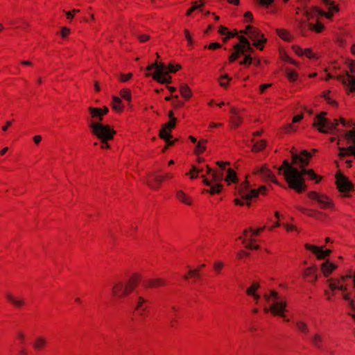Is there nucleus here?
<instances>
[{
    "label": "nucleus",
    "mask_w": 355,
    "mask_h": 355,
    "mask_svg": "<svg viewBox=\"0 0 355 355\" xmlns=\"http://www.w3.org/2000/svg\"><path fill=\"white\" fill-rule=\"evenodd\" d=\"M204 183L209 187V189H204L202 193L207 192L211 195L218 193L223 187V185L218 180H224L229 185L233 184L235 187L238 193L241 196L242 200L236 198L234 202L238 205H247L250 206V201L257 198L260 193L264 194L266 190L264 186L259 189H252L247 182L248 179H203Z\"/></svg>",
    "instance_id": "nucleus-1"
},
{
    "label": "nucleus",
    "mask_w": 355,
    "mask_h": 355,
    "mask_svg": "<svg viewBox=\"0 0 355 355\" xmlns=\"http://www.w3.org/2000/svg\"><path fill=\"white\" fill-rule=\"evenodd\" d=\"M312 157L311 153L304 150L300 153L291 151V162L285 159L282 165L278 168L279 175H283L284 178H323L318 175L314 171L308 168L309 161Z\"/></svg>",
    "instance_id": "nucleus-2"
},
{
    "label": "nucleus",
    "mask_w": 355,
    "mask_h": 355,
    "mask_svg": "<svg viewBox=\"0 0 355 355\" xmlns=\"http://www.w3.org/2000/svg\"><path fill=\"white\" fill-rule=\"evenodd\" d=\"M322 2L328 9L327 12L321 11L317 9H313L311 10L304 9L303 10L304 15H306L308 21H310L311 19H313L315 16L318 15L323 16L330 19L333 17L334 13L338 11V6L335 4L334 1L331 0H322ZM307 26L309 30L316 33H320L324 29V26L320 21H319L318 19H317L316 23L308 21Z\"/></svg>",
    "instance_id": "nucleus-3"
},
{
    "label": "nucleus",
    "mask_w": 355,
    "mask_h": 355,
    "mask_svg": "<svg viewBox=\"0 0 355 355\" xmlns=\"http://www.w3.org/2000/svg\"><path fill=\"white\" fill-rule=\"evenodd\" d=\"M263 297L266 302L270 304L269 307H264L265 313H268L270 311L272 314L282 317L284 321L289 322L290 320L285 315V313L287 311V303L284 297L279 296L274 291H271L270 295L265 294Z\"/></svg>",
    "instance_id": "nucleus-4"
},
{
    "label": "nucleus",
    "mask_w": 355,
    "mask_h": 355,
    "mask_svg": "<svg viewBox=\"0 0 355 355\" xmlns=\"http://www.w3.org/2000/svg\"><path fill=\"white\" fill-rule=\"evenodd\" d=\"M92 133L101 140V148H109V141L113 139L116 131L109 125H105L97 121H92L89 124Z\"/></svg>",
    "instance_id": "nucleus-5"
},
{
    "label": "nucleus",
    "mask_w": 355,
    "mask_h": 355,
    "mask_svg": "<svg viewBox=\"0 0 355 355\" xmlns=\"http://www.w3.org/2000/svg\"><path fill=\"white\" fill-rule=\"evenodd\" d=\"M140 281L138 275H134L126 282H118L112 288V294L116 298H122L133 291Z\"/></svg>",
    "instance_id": "nucleus-6"
},
{
    "label": "nucleus",
    "mask_w": 355,
    "mask_h": 355,
    "mask_svg": "<svg viewBox=\"0 0 355 355\" xmlns=\"http://www.w3.org/2000/svg\"><path fill=\"white\" fill-rule=\"evenodd\" d=\"M326 112H321L317 115L314 119L313 125L318 128V130L324 133L329 132L332 130H339L337 127L339 125V122L337 119H334L331 121L330 119L326 117Z\"/></svg>",
    "instance_id": "nucleus-7"
},
{
    "label": "nucleus",
    "mask_w": 355,
    "mask_h": 355,
    "mask_svg": "<svg viewBox=\"0 0 355 355\" xmlns=\"http://www.w3.org/2000/svg\"><path fill=\"white\" fill-rule=\"evenodd\" d=\"M241 33L247 34L250 38L254 42L253 45L260 50H263L264 44L267 39L261 31L250 25L246 26L245 30L241 31Z\"/></svg>",
    "instance_id": "nucleus-8"
},
{
    "label": "nucleus",
    "mask_w": 355,
    "mask_h": 355,
    "mask_svg": "<svg viewBox=\"0 0 355 355\" xmlns=\"http://www.w3.org/2000/svg\"><path fill=\"white\" fill-rule=\"evenodd\" d=\"M130 303L141 316L146 315V311L148 308V300L142 296L139 291H136L130 297Z\"/></svg>",
    "instance_id": "nucleus-9"
},
{
    "label": "nucleus",
    "mask_w": 355,
    "mask_h": 355,
    "mask_svg": "<svg viewBox=\"0 0 355 355\" xmlns=\"http://www.w3.org/2000/svg\"><path fill=\"white\" fill-rule=\"evenodd\" d=\"M175 124L176 121H174V119L169 120V121L165 123L159 130V137L164 139L167 144L165 149L168 146H173L176 141V139L171 140L173 136L171 134V131L175 128Z\"/></svg>",
    "instance_id": "nucleus-10"
},
{
    "label": "nucleus",
    "mask_w": 355,
    "mask_h": 355,
    "mask_svg": "<svg viewBox=\"0 0 355 355\" xmlns=\"http://www.w3.org/2000/svg\"><path fill=\"white\" fill-rule=\"evenodd\" d=\"M166 66L164 63L157 62V67H155V72L152 75L153 78L162 83H170L171 82V77L168 76V72L166 71Z\"/></svg>",
    "instance_id": "nucleus-11"
},
{
    "label": "nucleus",
    "mask_w": 355,
    "mask_h": 355,
    "mask_svg": "<svg viewBox=\"0 0 355 355\" xmlns=\"http://www.w3.org/2000/svg\"><path fill=\"white\" fill-rule=\"evenodd\" d=\"M217 165L219 168V176L214 175L212 178H237L236 171L230 167V162L218 161L217 162Z\"/></svg>",
    "instance_id": "nucleus-12"
},
{
    "label": "nucleus",
    "mask_w": 355,
    "mask_h": 355,
    "mask_svg": "<svg viewBox=\"0 0 355 355\" xmlns=\"http://www.w3.org/2000/svg\"><path fill=\"white\" fill-rule=\"evenodd\" d=\"M336 184L338 191L345 197L349 196L350 192L354 191V186L349 179H336Z\"/></svg>",
    "instance_id": "nucleus-13"
},
{
    "label": "nucleus",
    "mask_w": 355,
    "mask_h": 355,
    "mask_svg": "<svg viewBox=\"0 0 355 355\" xmlns=\"http://www.w3.org/2000/svg\"><path fill=\"white\" fill-rule=\"evenodd\" d=\"M308 196L310 199L317 201L320 207L322 209L329 208L332 205L331 200L326 196L315 191L310 192Z\"/></svg>",
    "instance_id": "nucleus-14"
},
{
    "label": "nucleus",
    "mask_w": 355,
    "mask_h": 355,
    "mask_svg": "<svg viewBox=\"0 0 355 355\" xmlns=\"http://www.w3.org/2000/svg\"><path fill=\"white\" fill-rule=\"evenodd\" d=\"M339 155L340 159L345 161L347 166L351 167L352 160L349 159L348 157L351 156H354L355 157V146H350L348 148H340Z\"/></svg>",
    "instance_id": "nucleus-15"
},
{
    "label": "nucleus",
    "mask_w": 355,
    "mask_h": 355,
    "mask_svg": "<svg viewBox=\"0 0 355 355\" xmlns=\"http://www.w3.org/2000/svg\"><path fill=\"white\" fill-rule=\"evenodd\" d=\"M265 229V227H261L260 228H258L257 230H252V228H250L249 230H245L244 231V235L247 236L248 233L249 232H252V234L250 235V237L249 239V242L245 243V240H243V243L245 244V248L250 250H258L259 246L258 245H256L253 243L254 240L252 239V236H257L261 232H262Z\"/></svg>",
    "instance_id": "nucleus-16"
},
{
    "label": "nucleus",
    "mask_w": 355,
    "mask_h": 355,
    "mask_svg": "<svg viewBox=\"0 0 355 355\" xmlns=\"http://www.w3.org/2000/svg\"><path fill=\"white\" fill-rule=\"evenodd\" d=\"M305 248L306 249L311 250L319 259H324L325 257L329 256L331 252V251L329 249L324 250L323 247L319 248L308 243L305 245Z\"/></svg>",
    "instance_id": "nucleus-17"
},
{
    "label": "nucleus",
    "mask_w": 355,
    "mask_h": 355,
    "mask_svg": "<svg viewBox=\"0 0 355 355\" xmlns=\"http://www.w3.org/2000/svg\"><path fill=\"white\" fill-rule=\"evenodd\" d=\"M338 79L346 86L349 92H355V78L353 76L347 73L345 76H338Z\"/></svg>",
    "instance_id": "nucleus-18"
},
{
    "label": "nucleus",
    "mask_w": 355,
    "mask_h": 355,
    "mask_svg": "<svg viewBox=\"0 0 355 355\" xmlns=\"http://www.w3.org/2000/svg\"><path fill=\"white\" fill-rule=\"evenodd\" d=\"M288 187L297 192L305 190L304 179H285Z\"/></svg>",
    "instance_id": "nucleus-19"
},
{
    "label": "nucleus",
    "mask_w": 355,
    "mask_h": 355,
    "mask_svg": "<svg viewBox=\"0 0 355 355\" xmlns=\"http://www.w3.org/2000/svg\"><path fill=\"white\" fill-rule=\"evenodd\" d=\"M230 112L231 114L230 123L233 128H236L243 123V118L239 111L234 107H232Z\"/></svg>",
    "instance_id": "nucleus-20"
},
{
    "label": "nucleus",
    "mask_w": 355,
    "mask_h": 355,
    "mask_svg": "<svg viewBox=\"0 0 355 355\" xmlns=\"http://www.w3.org/2000/svg\"><path fill=\"white\" fill-rule=\"evenodd\" d=\"M254 175H259L261 178H275L271 171L266 166H257L253 169Z\"/></svg>",
    "instance_id": "nucleus-21"
},
{
    "label": "nucleus",
    "mask_w": 355,
    "mask_h": 355,
    "mask_svg": "<svg viewBox=\"0 0 355 355\" xmlns=\"http://www.w3.org/2000/svg\"><path fill=\"white\" fill-rule=\"evenodd\" d=\"M88 112L89 118L87 119L88 122L90 123L92 121H97L101 123L103 121L101 116V110L98 107H89Z\"/></svg>",
    "instance_id": "nucleus-22"
},
{
    "label": "nucleus",
    "mask_w": 355,
    "mask_h": 355,
    "mask_svg": "<svg viewBox=\"0 0 355 355\" xmlns=\"http://www.w3.org/2000/svg\"><path fill=\"white\" fill-rule=\"evenodd\" d=\"M337 268L336 265L327 261L321 266V270L325 277H328Z\"/></svg>",
    "instance_id": "nucleus-23"
},
{
    "label": "nucleus",
    "mask_w": 355,
    "mask_h": 355,
    "mask_svg": "<svg viewBox=\"0 0 355 355\" xmlns=\"http://www.w3.org/2000/svg\"><path fill=\"white\" fill-rule=\"evenodd\" d=\"M176 198L178 200H180L181 202L187 205H191L193 202V200L191 197H189L188 195H187L183 191L178 190L176 192Z\"/></svg>",
    "instance_id": "nucleus-24"
},
{
    "label": "nucleus",
    "mask_w": 355,
    "mask_h": 355,
    "mask_svg": "<svg viewBox=\"0 0 355 355\" xmlns=\"http://www.w3.org/2000/svg\"><path fill=\"white\" fill-rule=\"evenodd\" d=\"M6 297L8 301L17 308H21L25 304L24 299L15 297L9 293L6 294Z\"/></svg>",
    "instance_id": "nucleus-25"
},
{
    "label": "nucleus",
    "mask_w": 355,
    "mask_h": 355,
    "mask_svg": "<svg viewBox=\"0 0 355 355\" xmlns=\"http://www.w3.org/2000/svg\"><path fill=\"white\" fill-rule=\"evenodd\" d=\"M144 284L146 287L156 288L164 285L165 281L162 279H150L146 280Z\"/></svg>",
    "instance_id": "nucleus-26"
},
{
    "label": "nucleus",
    "mask_w": 355,
    "mask_h": 355,
    "mask_svg": "<svg viewBox=\"0 0 355 355\" xmlns=\"http://www.w3.org/2000/svg\"><path fill=\"white\" fill-rule=\"evenodd\" d=\"M180 91L182 96L186 100H189L191 97V91L187 85H182L180 86Z\"/></svg>",
    "instance_id": "nucleus-27"
},
{
    "label": "nucleus",
    "mask_w": 355,
    "mask_h": 355,
    "mask_svg": "<svg viewBox=\"0 0 355 355\" xmlns=\"http://www.w3.org/2000/svg\"><path fill=\"white\" fill-rule=\"evenodd\" d=\"M311 341L316 347L322 349V343L323 342L322 337L318 334H315L311 338Z\"/></svg>",
    "instance_id": "nucleus-28"
},
{
    "label": "nucleus",
    "mask_w": 355,
    "mask_h": 355,
    "mask_svg": "<svg viewBox=\"0 0 355 355\" xmlns=\"http://www.w3.org/2000/svg\"><path fill=\"white\" fill-rule=\"evenodd\" d=\"M207 141L206 139L200 140L196 145L195 153L198 155L202 154L206 150V144Z\"/></svg>",
    "instance_id": "nucleus-29"
},
{
    "label": "nucleus",
    "mask_w": 355,
    "mask_h": 355,
    "mask_svg": "<svg viewBox=\"0 0 355 355\" xmlns=\"http://www.w3.org/2000/svg\"><path fill=\"white\" fill-rule=\"evenodd\" d=\"M145 184H147L150 188L156 189L161 184V179H146Z\"/></svg>",
    "instance_id": "nucleus-30"
},
{
    "label": "nucleus",
    "mask_w": 355,
    "mask_h": 355,
    "mask_svg": "<svg viewBox=\"0 0 355 355\" xmlns=\"http://www.w3.org/2000/svg\"><path fill=\"white\" fill-rule=\"evenodd\" d=\"M241 45L239 44H235L234 46V52L231 54L230 56V62H234L236 60H237L241 54V52L239 49H241Z\"/></svg>",
    "instance_id": "nucleus-31"
},
{
    "label": "nucleus",
    "mask_w": 355,
    "mask_h": 355,
    "mask_svg": "<svg viewBox=\"0 0 355 355\" xmlns=\"http://www.w3.org/2000/svg\"><path fill=\"white\" fill-rule=\"evenodd\" d=\"M122 101L119 97L114 96L112 98V107L113 109L117 111H122L123 110V106L121 105Z\"/></svg>",
    "instance_id": "nucleus-32"
},
{
    "label": "nucleus",
    "mask_w": 355,
    "mask_h": 355,
    "mask_svg": "<svg viewBox=\"0 0 355 355\" xmlns=\"http://www.w3.org/2000/svg\"><path fill=\"white\" fill-rule=\"evenodd\" d=\"M266 146V141L265 140H259L257 141L252 147L253 152H259L264 149Z\"/></svg>",
    "instance_id": "nucleus-33"
},
{
    "label": "nucleus",
    "mask_w": 355,
    "mask_h": 355,
    "mask_svg": "<svg viewBox=\"0 0 355 355\" xmlns=\"http://www.w3.org/2000/svg\"><path fill=\"white\" fill-rule=\"evenodd\" d=\"M316 272H317V267L316 266H312V267L308 268L305 270V275L307 277H313V281L315 282L317 280V278H318L317 275L315 274Z\"/></svg>",
    "instance_id": "nucleus-34"
},
{
    "label": "nucleus",
    "mask_w": 355,
    "mask_h": 355,
    "mask_svg": "<svg viewBox=\"0 0 355 355\" xmlns=\"http://www.w3.org/2000/svg\"><path fill=\"white\" fill-rule=\"evenodd\" d=\"M303 56H305L309 59H313V60H318L319 58L318 55L313 53V50L309 48L304 49Z\"/></svg>",
    "instance_id": "nucleus-35"
},
{
    "label": "nucleus",
    "mask_w": 355,
    "mask_h": 355,
    "mask_svg": "<svg viewBox=\"0 0 355 355\" xmlns=\"http://www.w3.org/2000/svg\"><path fill=\"white\" fill-rule=\"evenodd\" d=\"M295 325H296L297 328L301 332H302L304 334H307L309 332V329L307 327V325L303 321H300V320L296 321L295 322Z\"/></svg>",
    "instance_id": "nucleus-36"
},
{
    "label": "nucleus",
    "mask_w": 355,
    "mask_h": 355,
    "mask_svg": "<svg viewBox=\"0 0 355 355\" xmlns=\"http://www.w3.org/2000/svg\"><path fill=\"white\" fill-rule=\"evenodd\" d=\"M278 35L284 40L289 41L291 40L290 33L284 29H277Z\"/></svg>",
    "instance_id": "nucleus-37"
},
{
    "label": "nucleus",
    "mask_w": 355,
    "mask_h": 355,
    "mask_svg": "<svg viewBox=\"0 0 355 355\" xmlns=\"http://www.w3.org/2000/svg\"><path fill=\"white\" fill-rule=\"evenodd\" d=\"M120 96H121V98L128 101H130L132 99L130 90L126 88L122 89L120 91Z\"/></svg>",
    "instance_id": "nucleus-38"
},
{
    "label": "nucleus",
    "mask_w": 355,
    "mask_h": 355,
    "mask_svg": "<svg viewBox=\"0 0 355 355\" xmlns=\"http://www.w3.org/2000/svg\"><path fill=\"white\" fill-rule=\"evenodd\" d=\"M343 134L349 141L355 144V128L346 132H343Z\"/></svg>",
    "instance_id": "nucleus-39"
},
{
    "label": "nucleus",
    "mask_w": 355,
    "mask_h": 355,
    "mask_svg": "<svg viewBox=\"0 0 355 355\" xmlns=\"http://www.w3.org/2000/svg\"><path fill=\"white\" fill-rule=\"evenodd\" d=\"M203 6V3L198 4L196 1L192 2V6L187 11L186 15L191 16L192 12L197 9H200Z\"/></svg>",
    "instance_id": "nucleus-40"
},
{
    "label": "nucleus",
    "mask_w": 355,
    "mask_h": 355,
    "mask_svg": "<svg viewBox=\"0 0 355 355\" xmlns=\"http://www.w3.org/2000/svg\"><path fill=\"white\" fill-rule=\"evenodd\" d=\"M231 80V78L228 76V75H223L219 78V84L221 87H226L228 85V83L230 80Z\"/></svg>",
    "instance_id": "nucleus-41"
},
{
    "label": "nucleus",
    "mask_w": 355,
    "mask_h": 355,
    "mask_svg": "<svg viewBox=\"0 0 355 355\" xmlns=\"http://www.w3.org/2000/svg\"><path fill=\"white\" fill-rule=\"evenodd\" d=\"M46 343V340L44 338L40 337L36 339L35 342L33 343V347L36 349H40L42 348Z\"/></svg>",
    "instance_id": "nucleus-42"
},
{
    "label": "nucleus",
    "mask_w": 355,
    "mask_h": 355,
    "mask_svg": "<svg viewBox=\"0 0 355 355\" xmlns=\"http://www.w3.org/2000/svg\"><path fill=\"white\" fill-rule=\"evenodd\" d=\"M259 287V286L258 284L253 283L250 287L247 288L246 293L248 295H254V293H256V291H257Z\"/></svg>",
    "instance_id": "nucleus-43"
},
{
    "label": "nucleus",
    "mask_w": 355,
    "mask_h": 355,
    "mask_svg": "<svg viewBox=\"0 0 355 355\" xmlns=\"http://www.w3.org/2000/svg\"><path fill=\"white\" fill-rule=\"evenodd\" d=\"M241 49L240 51L242 54L245 53V52H253V49L251 47L250 42H247V44H245L243 45L240 44Z\"/></svg>",
    "instance_id": "nucleus-44"
},
{
    "label": "nucleus",
    "mask_w": 355,
    "mask_h": 355,
    "mask_svg": "<svg viewBox=\"0 0 355 355\" xmlns=\"http://www.w3.org/2000/svg\"><path fill=\"white\" fill-rule=\"evenodd\" d=\"M241 49L240 51L242 54L245 53V52H253V49L251 47L250 42H247V44H245L243 45L240 44Z\"/></svg>",
    "instance_id": "nucleus-45"
},
{
    "label": "nucleus",
    "mask_w": 355,
    "mask_h": 355,
    "mask_svg": "<svg viewBox=\"0 0 355 355\" xmlns=\"http://www.w3.org/2000/svg\"><path fill=\"white\" fill-rule=\"evenodd\" d=\"M286 77L291 82H295L298 78V74L295 71H289L286 73Z\"/></svg>",
    "instance_id": "nucleus-46"
},
{
    "label": "nucleus",
    "mask_w": 355,
    "mask_h": 355,
    "mask_svg": "<svg viewBox=\"0 0 355 355\" xmlns=\"http://www.w3.org/2000/svg\"><path fill=\"white\" fill-rule=\"evenodd\" d=\"M252 63V58L250 55H246L244 59L240 62L241 65L249 66Z\"/></svg>",
    "instance_id": "nucleus-47"
},
{
    "label": "nucleus",
    "mask_w": 355,
    "mask_h": 355,
    "mask_svg": "<svg viewBox=\"0 0 355 355\" xmlns=\"http://www.w3.org/2000/svg\"><path fill=\"white\" fill-rule=\"evenodd\" d=\"M184 35L187 40L188 46L190 47L192 46L193 44V38H192L189 30H187V29L184 30Z\"/></svg>",
    "instance_id": "nucleus-48"
},
{
    "label": "nucleus",
    "mask_w": 355,
    "mask_h": 355,
    "mask_svg": "<svg viewBox=\"0 0 355 355\" xmlns=\"http://www.w3.org/2000/svg\"><path fill=\"white\" fill-rule=\"evenodd\" d=\"M304 49L300 46L295 45L293 46V51L299 56H303Z\"/></svg>",
    "instance_id": "nucleus-49"
},
{
    "label": "nucleus",
    "mask_w": 355,
    "mask_h": 355,
    "mask_svg": "<svg viewBox=\"0 0 355 355\" xmlns=\"http://www.w3.org/2000/svg\"><path fill=\"white\" fill-rule=\"evenodd\" d=\"M347 63L349 71L352 73H355V61L352 60H349Z\"/></svg>",
    "instance_id": "nucleus-50"
},
{
    "label": "nucleus",
    "mask_w": 355,
    "mask_h": 355,
    "mask_svg": "<svg viewBox=\"0 0 355 355\" xmlns=\"http://www.w3.org/2000/svg\"><path fill=\"white\" fill-rule=\"evenodd\" d=\"M202 171V168H200L197 166H193L192 169L190 171L191 175L190 178H196L195 175L198 176V173Z\"/></svg>",
    "instance_id": "nucleus-51"
},
{
    "label": "nucleus",
    "mask_w": 355,
    "mask_h": 355,
    "mask_svg": "<svg viewBox=\"0 0 355 355\" xmlns=\"http://www.w3.org/2000/svg\"><path fill=\"white\" fill-rule=\"evenodd\" d=\"M132 77V73H129L127 74H121L120 80L121 82H127Z\"/></svg>",
    "instance_id": "nucleus-52"
},
{
    "label": "nucleus",
    "mask_w": 355,
    "mask_h": 355,
    "mask_svg": "<svg viewBox=\"0 0 355 355\" xmlns=\"http://www.w3.org/2000/svg\"><path fill=\"white\" fill-rule=\"evenodd\" d=\"M180 68H181V67L178 64L174 65L173 64H171L168 66V72L175 73V72L178 71Z\"/></svg>",
    "instance_id": "nucleus-53"
},
{
    "label": "nucleus",
    "mask_w": 355,
    "mask_h": 355,
    "mask_svg": "<svg viewBox=\"0 0 355 355\" xmlns=\"http://www.w3.org/2000/svg\"><path fill=\"white\" fill-rule=\"evenodd\" d=\"M174 98H175V101L173 103L174 106L177 107H181L184 106V102L182 101L178 100V96L175 95L174 96Z\"/></svg>",
    "instance_id": "nucleus-54"
},
{
    "label": "nucleus",
    "mask_w": 355,
    "mask_h": 355,
    "mask_svg": "<svg viewBox=\"0 0 355 355\" xmlns=\"http://www.w3.org/2000/svg\"><path fill=\"white\" fill-rule=\"evenodd\" d=\"M221 47V44L218 42H212L209 44L207 48L211 50H216Z\"/></svg>",
    "instance_id": "nucleus-55"
},
{
    "label": "nucleus",
    "mask_w": 355,
    "mask_h": 355,
    "mask_svg": "<svg viewBox=\"0 0 355 355\" xmlns=\"http://www.w3.org/2000/svg\"><path fill=\"white\" fill-rule=\"evenodd\" d=\"M228 28L225 26H220L219 27L218 33L222 35H226L228 33Z\"/></svg>",
    "instance_id": "nucleus-56"
},
{
    "label": "nucleus",
    "mask_w": 355,
    "mask_h": 355,
    "mask_svg": "<svg viewBox=\"0 0 355 355\" xmlns=\"http://www.w3.org/2000/svg\"><path fill=\"white\" fill-rule=\"evenodd\" d=\"M325 101H327V103L329 105H331L332 106L336 107L338 105L337 102L334 99H333L331 96L327 97V99Z\"/></svg>",
    "instance_id": "nucleus-57"
},
{
    "label": "nucleus",
    "mask_w": 355,
    "mask_h": 355,
    "mask_svg": "<svg viewBox=\"0 0 355 355\" xmlns=\"http://www.w3.org/2000/svg\"><path fill=\"white\" fill-rule=\"evenodd\" d=\"M244 17L246 21H251L253 19L252 13L250 11H248L244 14Z\"/></svg>",
    "instance_id": "nucleus-58"
},
{
    "label": "nucleus",
    "mask_w": 355,
    "mask_h": 355,
    "mask_svg": "<svg viewBox=\"0 0 355 355\" xmlns=\"http://www.w3.org/2000/svg\"><path fill=\"white\" fill-rule=\"evenodd\" d=\"M272 86V84H270V83H266V84H263L260 86V88H259V92L261 94H263L265 90L269 87H270Z\"/></svg>",
    "instance_id": "nucleus-59"
},
{
    "label": "nucleus",
    "mask_w": 355,
    "mask_h": 355,
    "mask_svg": "<svg viewBox=\"0 0 355 355\" xmlns=\"http://www.w3.org/2000/svg\"><path fill=\"white\" fill-rule=\"evenodd\" d=\"M274 0H259V3L261 6L268 7L272 3Z\"/></svg>",
    "instance_id": "nucleus-60"
},
{
    "label": "nucleus",
    "mask_w": 355,
    "mask_h": 355,
    "mask_svg": "<svg viewBox=\"0 0 355 355\" xmlns=\"http://www.w3.org/2000/svg\"><path fill=\"white\" fill-rule=\"evenodd\" d=\"M70 33V30L67 27H63L61 31V35L63 37H66Z\"/></svg>",
    "instance_id": "nucleus-61"
},
{
    "label": "nucleus",
    "mask_w": 355,
    "mask_h": 355,
    "mask_svg": "<svg viewBox=\"0 0 355 355\" xmlns=\"http://www.w3.org/2000/svg\"><path fill=\"white\" fill-rule=\"evenodd\" d=\"M223 266V265L221 262H216L214 266L215 270L218 272H220Z\"/></svg>",
    "instance_id": "nucleus-62"
},
{
    "label": "nucleus",
    "mask_w": 355,
    "mask_h": 355,
    "mask_svg": "<svg viewBox=\"0 0 355 355\" xmlns=\"http://www.w3.org/2000/svg\"><path fill=\"white\" fill-rule=\"evenodd\" d=\"M285 132H293V131H295V129L294 128L293 125L291 123L289 124H287L286 126H285Z\"/></svg>",
    "instance_id": "nucleus-63"
},
{
    "label": "nucleus",
    "mask_w": 355,
    "mask_h": 355,
    "mask_svg": "<svg viewBox=\"0 0 355 355\" xmlns=\"http://www.w3.org/2000/svg\"><path fill=\"white\" fill-rule=\"evenodd\" d=\"M239 43L238 44L243 45L245 44H247V42H249L248 40L244 36H239Z\"/></svg>",
    "instance_id": "nucleus-64"
}]
</instances>
